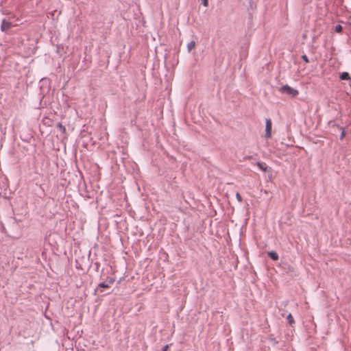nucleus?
<instances>
[{
    "label": "nucleus",
    "instance_id": "nucleus-1",
    "mask_svg": "<svg viewBox=\"0 0 351 351\" xmlns=\"http://www.w3.org/2000/svg\"><path fill=\"white\" fill-rule=\"evenodd\" d=\"M280 92L282 94L294 97L298 94V91L287 85L282 86L280 88Z\"/></svg>",
    "mask_w": 351,
    "mask_h": 351
},
{
    "label": "nucleus",
    "instance_id": "nucleus-2",
    "mask_svg": "<svg viewBox=\"0 0 351 351\" xmlns=\"http://www.w3.org/2000/svg\"><path fill=\"white\" fill-rule=\"evenodd\" d=\"M271 135V121L270 119L265 120V137L269 138Z\"/></svg>",
    "mask_w": 351,
    "mask_h": 351
},
{
    "label": "nucleus",
    "instance_id": "nucleus-3",
    "mask_svg": "<svg viewBox=\"0 0 351 351\" xmlns=\"http://www.w3.org/2000/svg\"><path fill=\"white\" fill-rule=\"evenodd\" d=\"M10 27V23L5 20H3L1 23V29L3 31L8 29Z\"/></svg>",
    "mask_w": 351,
    "mask_h": 351
},
{
    "label": "nucleus",
    "instance_id": "nucleus-4",
    "mask_svg": "<svg viewBox=\"0 0 351 351\" xmlns=\"http://www.w3.org/2000/svg\"><path fill=\"white\" fill-rule=\"evenodd\" d=\"M195 42L192 40L187 44V50L189 52L191 51L195 47Z\"/></svg>",
    "mask_w": 351,
    "mask_h": 351
},
{
    "label": "nucleus",
    "instance_id": "nucleus-5",
    "mask_svg": "<svg viewBox=\"0 0 351 351\" xmlns=\"http://www.w3.org/2000/svg\"><path fill=\"white\" fill-rule=\"evenodd\" d=\"M269 256L274 261H277L278 259V254L274 252L271 251L268 253Z\"/></svg>",
    "mask_w": 351,
    "mask_h": 351
},
{
    "label": "nucleus",
    "instance_id": "nucleus-6",
    "mask_svg": "<svg viewBox=\"0 0 351 351\" xmlns=\"http://www.w3.org/2000/svg\"><path fill=\"white\" fill-rule=\"evenodd\" d=\"M114 282V280L110 279L108 282H101L99 285V287L101 288H107L109 287L110 284H112Z\"/></svg>",
    "mask_w": 351,
    "mask_h": 351
},
{
    "label": "nucleus",
    "instance_id": "nucleus-7",
    "mask_svg": "<svg viewBox=\"0 0 351 351\" xmlns=\"http://www.w3.org/2000/svg\"><path fill=\"white\" fill-rule=\"evenodd\" d=\"M340 79L341 80H349L350 79V75L347 72H343L341 75H340Z\"/></svg>",
    "mask_w": 351,
    "mask_h": 351
},
{
    "label": "nucleus",
    "instance_id": "nucleus-8",
    "mask_svg": "<svg viewBox=\"0 0 351 351\" xmlns=\"http://www.w3.org/2000/svg\"><path fill=\"white\" fill-rule=\"evenodd\" d=\"M287 322L290 324V325H292L293 323H294V319L291 315V314H289L287 317Z\"/></svg>",
    "mask_w": 351,
    "mask_h": 351
},
{
    "label": "nucleus",
    "instance_id": "nucleus-9",
    "mask_svg": "<svg viewBox=\"0 0 351 351\" xmlns=\"http://www.w3.org/2000/svg\"><path fill=\"white\" fill-rule=\"evenodd\" d=\"M257 165L261 170L266 171L267 165L265 163L258 162Z\"/></svg>",
    "mask_w": 351,
    "mask_h": 351
},
{
    "label": "nucleus",
    "instance_id": "nucleus-10",
    "mask_svg": "<svg viewBox=\"0 0 351 351\" xmlns=\"http://www.w3.org/2000/svg\"><path fill=\"white\" fill-rule=\"evenodd\" d=\"M335 29L337 32H341L342 30V27L340 25H337L335 27Z\"/></svg>",
    "mask_w": 351,
    "mask_h": 351
},
{
    "label": "nucleus",
    "instance_id": "nucleus-11",
    "mask_svg": "<svg viewBox=\"0 0 351 351\" xmlns=\"http://www.w3.org/2000/svg\"><path fill=\"white\" fill-rule=\"evenodd\" d=\"M341 134L340 138H341V139H343V137H344V136H345V135H346V132H345V130H344V129H343V128H341Z\"/></svg>",
    "mask_w": 351,
    "mask_h": 351
},
{
    "label": "nucleus",
    "instance_id": "nucleus-12",
    "mask_svg": "<svg viewBox=\"0 0 351 351\" xmlns=\"http://www.w3.org/2000/svg\"><path fill=\"white\" fill-rule=\"evenodd\" d=\"M302 58L306 63H308L309 62L308 58V57L306 55L302 56Z\"/></svg>",
    "mask_w": 351,
    "mask_h": 351
},
{
    "label": "nucleus",
    "instance_id": "nucleus-13",
    "mask_svg": "<svg viewBox=\"0 0 351 351\" xmlns=\"http://www.w3.org/2000/svg\"><path fill=\"white\" fill-rule=\"evenodd\" d=\"M201 3L205 6H208V0H200Z\"/></svg>",
    "mask_w": 351,
    "mask_h": 351
},
{
    "label": "nucleus",
    "instance_id": "nucleus-14",
    "mask_svg": "<svg viewBox=\"0 0 351 351\" xmlns=\"http://www.w3.org/2000/svg\"><path fill=\"white\" fill-rule=\"evenodd\" d=\"M236 197H237V199L239 202H241V195H240V194H239V193H237Z\"/></svg>",
    "mask_w": 351,
    "mask_h": 351
},
{
    "label": "nucleus",
    "instance_id": "nucleus-15",
    "mask_svg": "<svg viewBox=\"0 0 351 351\" xmlns=\"http://www.w3.org/2000/svg\"><path fill=\"white\" fill-rule=\"evenodd\" d=\"M168 348H169V346H168V345L165 346L163 348V351H166V350L168 349Z\"/></svg>",
    "mask_w": 351,
    "mask_h": 351
}]
</instances>
